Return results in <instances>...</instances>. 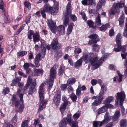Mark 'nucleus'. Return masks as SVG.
<instances>
[{"instance_id": "obj_1", "label": "nucleus", "mask_w": 127, "mask_h": 127, "mask_svg": "<svg viewBox=\"0 0 127 127\" xmlns=\"http://www.w3.org/2000/svg\"><path fill=\"white\" fill-rule=\"evenodd\" d=\"M117 97L115 100V104L116 105H118L119 103V101H120V105L121 108V111L123 115H124L125 112V109L123 107V103L124 99L125 98L126 95L124 91H122L120 93H118L117 94Z\"/></svg>"}, {"instance_id": "obj_2", "label": "nucleus", "mask_w": 127, "mask_h": 127, "mask_svg": "<svg viewBox=\"0 0 127 127\" xmlns=\"http://www.w3.org/2000/svg\"><path fill=\"white\" fill-rule=\"evenodd\" d=\"M58 68L57 65H55L51 68L50 71L49 80L48 82L49 84L48 91H50L52 87L53 84V80L56 77L57 72L56 70Z\"/></svg>"}, {"instance_id": "obj_3", "label": "nucleus", "mask_w": 127, "mask_h": 127, "mask_svg": "<svg viewBox=\"0 0 127 127\" xmlns=\"http://www.w3.org/2000/svg\"><path fill=\"white\" fill-rule=\"evenodd\" d=\"M121 35L120 34H118L116 36V42L117 48H115L114 51L116 52H118L120 51L121 49L123 53H125L126 50V46L125 45L121 46Z\"/></svg>"}, {"instance_id": "obj_4", "label": "nucleus", "mask_w": 127, "mask_h": 127, "mask_svg": "<svg viewBox=\"0 0 127 127\" xmlns=\"http://www.w3.org/2000/svg\"><path fill=\"white\" fill-rule=\"evenodd\" d=\"M71 6V3L68 2L66 5V10L64 13V17H63L64 23L65 26H67L69 22V16L71 12L70 10Z\"/></svg>"}, {"instance_id": "obj_5", "label": "nucleus", "mask_w": 127, "mask_h": 127, "mask_svg": "<svg viewBox=\"0 0 127 127\" xmlns=\"http://www.w3.org/2000/svg\"><path fill=\"white\" fill-rule=\"evenodd\" d=\"M124 6L123 2H120L117 3H115L114 4V7L112 8L109 13L110 14H114L116 13H119L120 12L119 8H122Z\"/></svg>"}, {"instance_id": "obj_6", "label": "nucleus", "mask_w": 127, "mask_h": 127, "mask_svg": "<svg viewBox=\"0 0 127 127\" xmlns=\"http://www.w3.org/2000/svg\"><path fill=\"white\" fill-rule=\"evenodd\" d=\"M105 56L104 55L100 59L98 60L97 57H96L91 61V64L94 67L95 69L98 68L101 65L102 63V61L104 60Z\"/></svg>"}, {"instance_id": "obj_7", "label": "nucleus", "mask_w": 127, "mask_h": 127, "mask_svg": "<svg viewBox=\"0 0 127 127\" xmlns=\"http://www.w3.org/2000/svg\"><path fill=\"white\" fill-rule=\"evenodd\" d=\"M19 89L17 92V94L19 95V96L20 98V101L22 102V103H20L19 107L18 110V112L21 113L23 110L24 108V105L23 104L24 100L23 99V96L24 94L23 93H20Z\"/></svg>"}, {"instance_id": "obj_8", "label": "nucleus", "mask_w": 127, "mask_h": 127, "mask_svg": "<svg viewBox=\"0 0 127 127\" xmlns=\"http://www.w3.org/2000/svg\"><path fill=\"white\" fill-rule=\"evenodd\" d=\"M92 98L94 99H96L92 104V106H96L101 104L103 99V97L98 95L94 96Z\"/></svg>"}, {"instance_id": "obj_9", "label": "nucleus", "mask_w": 127, "mask_h": 127, "mask_svg": "<svg viewBox=\"0 0 127 127\" xmlns=\"http://www.w3.org/2000/svg\"><path fill=\"white\" fill-rule=\"evenodd\" d=\"M31 83L32 85L29 88V90L28 91V94L29 95H32L33 93L35 92L36 89L37 84L36 79H32V81Z\"/></svg>"}, {"instance_id": "obj_10", "label": "nucleus", "mask_w": 127, "mask_h": 127, "mask_svg": "<svg viewBox=\"0 0 127 127\" xmlns=\"http://www.w3.org/2000/svg\"><path fill=\"white\" fill-rule=\"evenodd\" d=\"M98 35L96 34H92L88 36V37L91 39L89 41L88 44L91 45L94 43H96L98 41H99V39L97 38Z\"/></svg>"}, {"instance_id": "obj_11", "label": "nucleus", "mask_w": 127, "mask_h": 127, "mask_svg": "<svg viewBox=\"0 0 127 127\" xmlns=\"http://www.w3.org/2000/svg\"><path fill=\"white\" fill-rule=\"evenodd\" d=\"M61 99V91L58 90L57 93L54 96L53 99V101L56 105L58 106L59 104Z\"/></svg>"}, {"instance_id": "obj_12", "label": "nucleus", "mask_w": 127, "mask_h": 127, "mask_svg": "<svg viewBox=\"0 0 127 127\" xmlns=\"http://www.w3.org/2000/svg\"><path fill=\"white\" fill-rule=\"evenodd\" d=\"M50 7L51 6L48 4H46L44 6L43 10L41 11V12L42 16L44 18H46L45 12L50 13Z\"/></svg>"}, {"instance_id": "obj_13", "label": "nucleus", "mask_w": 127, "mask_h": 127, "mask_svg": "<svg viewBox=\"0 0 127 127\" xmlns=\"http://www.w3.org/2000/svg\"><path fill=\"white\" fill-rule=\"evenodd\" d=\"M111 118V117L110 116L108 112H107L104 115L103 120L101 121V123L103 124V125L109 122Z\"/></svg>"}, {"instance_id": "obj_14", "label": "nucleus", "mask_w": 127, "mask_h": 127, "mask_svg": "<svg viewBox=\"0 0 127 127\" xmlns=\"http://www.w3.org/2000/svg\"><path fill=\"white\" fill-rule=\"evenodd\" d=\"M42 50L41 51L42 53V57H44L45 56V53L46 51V48L48 50L50 49V47L49 45H46L45 43L41 44Z\"/></svg>"}, {"instance_id": "obj_15", "label": "nucleus", "mask_w": 127, "mask_h": 127, "mask_svg": "<svg viewBox=\"0 0 127 127\" xmlns=\"http://www.w3.org/2000/svg\"><path fill=\"white\" fill-rule=\"evenodd\" d=\"M70 104V103L68 101H65L61 105L60 109L61 112L62 113L63 112L64 110L66 109V107L69 105Z\"/></svg>"}, {"instance_id": "obj_16", "label": "nucleus", "mask_w": 127, "mask_h": 127, "mask_svg": "<svg viewBox=\"0 0 127 127\" xmlns=\"http://www.w3.org/2000/svg\"><path fill=\"white\" fill-rule=\"evenodd\" d=\"M81 58H83L86 63H88L89 62L91 61L92 59L90 55L87 53H84Z\"/></svg>"}, {"instance_id": "obj_17", "label": "nucleus", "mask_w": 127, "mask_h": 127, "mask_svg": "<svg viewBox=\"0 0 127 127\" xmlns=\"http://www.w3.org/2000/svg\"><path fill=\"white\" fill-rule=\"evenodd\" d=\"M59 44L58 40L56 38H54L51 44V47L53 49H55L58 48L57 45Z\"/></svg>"}, {"instance_id": "obj_18", "label": "nucleus", "mask_w": 127, "mask_h": 127, "mask_svg": "<svg viewBox=\"0 0 127 127\" xmlns=\"http://www.w3.org/2000/svg\"><path fill=\"white\" fill-rule=\"evenodd\" d=\"M11 100L13 104H15V107H18L20 103L18 99L16 98L15 95H13L12 98L11 99Z\"/></svg>"}, {"instance_id": "obj_19", "label": "nucleus", "mask_w": 127, "mask_h": 127, "mask_svg": "<svg viewBox=\"0 0 127 127\" xmlns=\"http://www.w3.org/2000/svg\"><path fill=\"white\" fill-rule=\"evenodd\" d=\"M107 110V108L105 104L104 105L97 110L96 113L97 114L99 115L102 113L105 112Z\"/></svg>"}, {"instance_id": "obj_20", "label": "nucleus", "mask_w": 127, "mask_h": 127, "mask_svg": "<svg viewBox=\"0 0 127 127\" xmlns=\"http://www.w3.org/2000/svg\"><path fill=\"white\" fill-rule=\"evenodd\" d=\"M32 81V79L31 77L30 76H29L28 78L27 83L23 89L24 91H25L28 88Z\"/></svg>"}, {"instance_id": "obj_21", "label": "nucleus", "mask_w": 127, "mask_h": 127, "mask_svg": "<svg viewBox=\"0 0 127 127\" xmlns=\"http://www.w3.org/2000/svg\"><path fill=\"white\" fill-rule=\"evenodd\" d=\"M40 35L39 32H35V34L34 35V36H33V41L34 42H38L40 40Z\"/></svg>"}, {"instance_id": "obj_22", "label": "nucleus", "mask_w": 127, "mask_h": 127, "mask_svg": "<svg viewBox=\"0 0 127 127\" xmlns=\"http://www.w3.org/2000/svg\"><path fill=\"white\" fill-rule=\"evenodd\" d=\"M39 96L40 101H41L40 103H43L46 100L47 101V103L48 102V100L47 99H44V96L43 94H44V92H38Z\"/></svg>"}, {"instance_id": "obj_23", "label": "nucleus", "mask_w": 127, "mask_h": 127, "mask_svg": "<svg viewBox=\"0 0 127 127\" xmlns=\"http://www.w3.org/2000/svg\"><path fill=\"white\" fill-rule=\"evenodd\" d=\"M66 119L63 118L59 123V127H66L67 125Z\"/></svg>"}, {"instance_id": "obj_24", "label": "nucleus", "mask_w": 127, "mask_h": 127, "mask_svg": "<svg viewBox=\"0 0 127 127\" xmlns=\"http://www.w3.org/2000/svg\"><path fill=\"white\" fill-rule=\"evenodd\" d=\"M101 86L102 91L98 95L103 97L105 93L107 91V88L104 85H102Z\"/></svg>"}, {"instance_id": "obj_25", "label": "nucleus", "mask_w": 127, "mask_h": 127, "mask_svg": "<svg viewBox=\"0 0 127 127\" xmlns=\"http://www.w3.org/2000/svg\"><path fill=\"white\" fill-rule=\"evenodd\" d=\"M35 34V32H34L33 31L30 30L28 31V38L29 39H32L33 36Z\"/></svg>"}, {"instance_id": "obj_26", "label": "nucleus", "mask_w": 127, "mask_h": 127, "mask_svg": "<svg viewBox=\"0 0 127 127\" xmlns=\"http://www.w3.org/2000/svg\"><path fill=\"white\" fill-rule=\"evenodd\" d=\"M100 15V14H99L97 17L96 18L95 25L97 27L100 26L101 24Z\"/></svg>"}, {"instance_id": "obj_27", "label": "nucleus", "mask_w": 127, "mask_h": 127, "mask_svg": "<svg viewBox=\"0 0 127 127\" xmlns=\"http://www.w3.org/2000/svg\"><path fill=\"white\" fill-rule=\"evenodd\" d=\"M73 25V23H70L69 25L67 31L68 35L70 34L71 32Z\"/></svg>"}, {"instance_id": "obj_28", "label": "nucleus", "mask_w": 127, "mask_h": 127, "mask_svg": "<svg viewBox=\"0 0 127 127\" xmlns=\"http://www.w3.org/2000/svg\"><path fill=\"white\" fill-rule=\"evenodd\" d=\"M82 58H81L77 60L75 63L74 67L76 68H78V67L81 66L82 64Z\"/></svg>"}, {"instance_id": "obj_29", "label": "nucleus", "mask_w": 127, "mask_h": 127, "mask_svg": "<svg viewBox=\"0 0 127 127\" xmlns=\"http://www.w3.org/2000/svg\"><path fill=\"white\" fill-rule=\"evenodd\" d=\"M57 7H51L50 13L52 15L56 14L57 12Z\"/></svg>"}, {"instance_id": "obj_30", "label": "nucleus", "mask_w": 127, "mask_h": 127, "mask_svg": "<svg viewBox=\"0 0 127 127\" xmlns=\"http://www.w3.org/2000/svg\"><path fill=\"white\" fill-rule=\"evenodd\" d=\"M101 122L99 121H95L93 122V125L94 127H98V125H99V126L100 127L102 126L103 125V124H101Z\"/></svg>"}, {"instance_id": "obj_31", "label": "nucleus", "mask_w": 127, "mask_h": 127, "mask_svg": "<svg viewBox=\"0 0 127 127\" xmlns=\"http://www.w3.org/2000/svg\"><path fill=\"white\" fill-rule=\"evenodd\" d=\"M65 68V67L63 65L61 66L59 70L58 74L60 76H62L63 74Z\"/></svg>"}, {"instance_id": "obj_32", "label": "nucleus", "mask_w": 127, "mask_h": 127, "mask_svg": "<svg viewBox=\"0 0 127 127\" xmlns=\"http://www.w3.org/2000/svg\"><path fill=\"white\" fill-rule=\"evenodd\" d=\"M110 25L109 23H107L104 25H102L99 29L100 30L102 31H105L106 29L109 27Z\"/></svg>"}, {"instance_id": "obj_33", "label": "nucleus", "mask_w": 127, "mask_h": 127, "mask_svg": "<svg viewBox=\"0 0 127 127\" xmlns=\"http://www.w3.org/2000/svg\"><path fill=\"white\" fill-rule=\"evenodd\" d=\"M75 79L74 78H69L67 81V83L69 85H72L74 83L76 82Z\"/></svg>"}, {"instance_id": "obj_34", "label": "nucleus", "mask_w": 127, "mask_h": 127, "mask_svg": "<svg viewBox=\"0 0 127 127\" xmlns=\"http://www.w3.org/2000/svg\"><path fill=\"white\" fill-rule=\"evenodd\" d=\"M114 98L112 96H110L107 98L104 101V103H109L112 101H114Z\"/></svg>"}, {"instance_id": "obj_35", "label": "nucleus", "mask_w": 127, "mask_h": 127, "mask_svg": "<svg viewBox=\"0 0 127 127\" xmlns=\"http://www.w3.org/2000/svg\"><path fill=\"white\" fill-rule=\"evenodd\" d=\"M57 30L61 33H64L65 31V28L63 26L60 25L58 26L57 28Z\"/></svg>"}, {"instance_id": "obj_36", "label": "nucleus", "mask_w": 127, "mask_h": 127, "mask_svg": "<svg viewBox=\"0 0 127 127\" xmlns=\"http://www.w3.org/2000/svg\"><path fill=\"white\" fill-rule=\"evenodd\" d=\"M43 72V71L42 69H35L34 73V75H37L40 74L42 73Z\"/></svg>"}, {"instance_id": "obj_37", "label": "nucleus", "mask_w": 127, "mask_h": 127, "mask_svg": "<svg viewBox=\"0 0 127 127\" xmlns=\"http://www.w3.org/2000/svg\"><path fill=\"white\" fill-rule=\"evenodd\" d=\"M105 1V0H100L98 3L97 5L96 9L98 10L100 9Z\"/></svg>"}, {"instance_id": "obj_38", "label": "nucleus", "mask_w": 127, "mask_h": 127, "mask_svg": "<svg viewBox=\"0 0 127 127\" xmlns=\"http://www.w3.org/2000/svg\"><path fill=\"white\" fill-rule=\"evenodd\" d=\"M20 79L17 77H15L14 80H12V83L11 84V85L12 86H15L17 84V83L19 82Z\"/></svg>"}, {"instance_id": "obj_39", "label": "nucleus", "mask_w": 127, "mask_h": 127, "mask_svg": "<svg viewBox=\"0 0 127 127\" xmlns=\"http://www.w3.org/2000/svg\"><path fill=\"white\" fill-rule=\"evenodd\" d=\"M87 23L90 27L95 29V26H94V23L93 21L91 20H88L87 21Z\"/></svg>"}, {"instance_id": "obj_40", "label": "nucleus", "mask_w": 127, "mask_h": 127, "mask_svg": "<svg viewBox=\"0 0 127 127\" xmlns=\"http://www.w3.org/2000/svg\"><path fill=\"white\" fill-rule=\"evenodd\" d=\"M30 65V64L29 63H25L23 66V67L26 70L27 73L29 72L30 70V69H29Z\"/></svg>"}, {"instance_id": "obj_41", "label": "nucleus", "mask_w": 127, "mask_h": 127, "mask_svg": "<svg viewBox=\"0 0 127 127\" xmlns=\"http://www.w3.org/2000/svg\"><path fill=\"white\" fill-rule=\"evenodd\" d=\"M127 125V121L125 119H122L120 122L121 127H126Z\"/></svg>"}, {"instance_id": "obj_42", "label": "nucleus", "mask_w": 127, "mask_h": 127, "mask_svg": "<svg viewBox=\"0 0 127 127\" xmlns=\"http://www.w3.org/2000/svg\"><path fill=\"white\" fill-rule=\"evenodd\" d=\"M27 52L26 51H22L18 52L17 53V57H23L27 54Z\"/></svg>"}, {"instance_id": "obj_43", "label": "nucleus", "mask_w": 127, "mask_h": 127, "mask_svg": "<svg viewBox=\"0 0 127 127\" xmlns=\"http://www.w3.org/2000/svg\"><path fill=\"white\" fill-rule=\"evenodd\" d=\"M47 103V101L46 100L43 103H40L39 104V108L38 109L39 111L40 112L42 110L43 108V105L45 104H46Z\"/></svg>"}, {"instance_id": "obj_44", "label": "nucleus", "mask_w": 127, "mask_h": 127, "mask_svg": "<svg viewBox=\"0 0 127 127\" xmlns=\"http://www.w3.org/2000/svg\"><path fill=\"white\" fill-rule=\"evenodd\" d=\"M120 111H116L114 116L113 117V119L114 120H116L117 119L120 117Z\"/></svg>"}, {"instance_id": "obj_45", "label": "nucleus", "mask_w": 127, "mask_h": 127, "mask_svg": "<svg viewBox=\"0 0 127 127\" xmlns=\"http://www.w3.org/2000/svg\"><path fill=\"white\" fill-rule=\"evenodd\" d=\"M4 20L5 22L6 23L10 22V21L7 13L5 12L4 13Z\"/></svg>"}, {"instance_id": "obj_46", "label": "nucleus", "mask_w": 127, "mask_h": 127, "mask_svg": "<svg viewBox=\"0 0 127 127\" xmlns=\"http://www.w3.org/2000/svg\"><path fill=\"white\" fill-rule=\"evenodd\" d=\"M4 3L3 1V0H0V9H1L4 12L5 11L4 7Z\"/></svg>"}, {"instance_id": "obj_47", "label": "nucleus", "mask_w": 127, "mask_h": 127, "mask_svg": "<svg viewBox=\"0 0 127 127\" xmlns=\"http://www.w3.org/2000/svg\"><path fill=\"white\" fill-rule=\"evenodd\" d=\"M124 17L123 15H121L119 19L120 25L121 26H122V25L124 23Z\"/></svg>"}, {"instance_id": "obj_48", "label": "nucleus", "mask_w": 127, "mask_h": 127, "mask_svg": "<svg viewBox=\"0 0 127 127\" xmlns=\"http://www.w3.org/2000/svg\"><path fill=\"white\" fill-rule=\"evenodd\" d=\"M81 85H79L77 89L76 90V95L78 96H79L81 94Z\"/></svg>"}, {"instance_id": "obj_49", "label": "nucleus", "mask_w": 127, "mask_h": 127, "mask_svg": "<svg viewBox=\"0 0 127 127\" xmlns=\"http://www.w3.org/2000/svg\"><path fill=\"white\" fill-rule=\"evenodd\" d=\"M70 97L73 102H75L76 101L77 97L76 96L75 94L73 93L71 94L70 95Z\"/></svg>"}, {"instance_id": "obj_50", "label": "nucleus", "mask_w": 127, "mask_h": 127, "mask_svg": "<svg viewBox=\"0 0 127 127\" xmlns=\"http://www.w3.org/2000/svg\"><path fill=\"white\" fill-rule=\"evenodd\" d=\"M50 28L56 27L55 24L52 20H50L48 23Z\"/></svg>"}, {"instance_id": "obj_51", "label": "nucleus", "mask_w": 127, "mask_h": 127, "mask_svg": "<svg viewBox=\"0 0 127 127\" xmlns=\"http://www.w3.org/2000/svg\"><path fill=\"white\" fill-rule=\"evenodd\" d=\"M66 119V121L67 122L69 123V124L71 125L72 126V123H71L73 122H74V121H71V115L70 114H68L67 115V117L65 118Z\"/></svg>"}, {"instance_id": "obj_52", "label": "nucleus", "mask_w": 127, "mask_h": 127, "mask_svg": "<svg viewBox=\"0 0 127 127\" xmlns=\"http://www.w3.org/2000/svg\"><path fill=\"white\" fill-rule=\"evenodd\" d=\"M42 53L41 54V55L40 53H39L37 54L35 57V60L37 61H40L42 60V58L44 57H42Z\"/></svg>"}, {"instance_id": "obj_53", "label": "nucleus", "mask_w": 127, "mask_h": 127, "mask_svg": "<svg viewBox=\"0 0 127 127\" xmlns=\"http://www.w3.org/2000/svg\"><path fill=\"white\" fill-rule=\"evenodd\" d=\"M25 8H28L29 9H30L31 8V4L28 1H26L24 3Z\"/></svg>"}, {"instance_id": "obj_54", "label": "nucleus", "mask_w": 127, "mask_h": 127, "mask_svg": "<svg viewBox=\"0 0 127 127\" xmlns=\"http://www.w3.org/2000/svg\"><path fill=\"white\" fill-rule=\"evenodd\" d=\"M81 51V49L79 48H76L74 50V53L76 54L80 53Z\"/></svg>"}, {"instance_id": "obj_55", "label": "nucleus", "mask_w": 127, "mask_h": 127, "mask_svg": "<svg viewBox=\"0 0 127 127\" xmlns=\"http://www.w3.org/2000/svg\"><path fill=\"white\" fill-rule=\"evenodd\" d=\"M80 116V114L79 113H76L73 115V118L75 120H76Z\"/></svg>"}, {"instance_id": "obj_56", "label": "nucleus", "mask_w": 127, "mask_h": 127, "mask_svg": "<svg viewBox=\"0 0 127 127\" xmlns=\"http://www.w3.org/2000/svg\"><path fill=\"white\" fill-rule=\"evenodd\" d=\"M62 52L61 51L57 52L55 54V56L56 58H59L62 56Z\"/></svg>"}, {"instance_id": "obj_57", "label": "nucleus", "mask_w": 127, "mask_h": 127, "mask_svg": "<svg viewBox=\"0 0 127 127\" xmlns=\"http://www.w3.org/2000/svg\"><path fill=\"white\" fill-rule=\"evenodd\" d=\"M67 84H62L60 86L61 89L62 90H64L67 88Z\"/></svg>"}, {"instance_id": "obj_58", "label": "nucleus", "mask_w": 127, "mask_h": 127, "mask_svg": "<svg viewBox=\"0 0 127 127\" xmlns=\"http://www.w3.org/2000/svg\"><path fill=\"white\" fill-rule=\"evenodd\" d=\"M80 14L82 15V18L85 21L87 20V18L84 12H80Z\"/></svg>"}, {"instance_id": "obj_59", "label": "nucleus", "mask_w": 127, "mask_h": 127, "mask_svg": "<svg viewBox=\"0 0 127 127\" xmlns=\"http://www.w3.org/2000/svg\"><path fill=\"white\" fill-rule=\"evenodd\" d=\"M70 19L73 21H75L77 20V17L74 14H71L70 15Z\"/></svg>"}, {"instance_id": "obj_60", "label": "nucleus", "mask_w": 127, "mask_h": 127, "mask_svg": "<svg viewBox=\"0 0 127 127\" xmlns=\"http://www.w3.org/2000/svg\"><path fill=\"white\" fill-rule=\"evenodd\" d=\"M117 73L119 77V82H121L122 81V78L123 75H122L119 71H117Z\"/></svg>"}, {"instance_id": "obj_61", "label": "nucleus", "mask_w": 127, "mask_h": 127, "mask_svg": "<svg viewBox=\"0 0 127 127\" xmlns=\"http://www.w3.org/2000/svg\"><path fill=\"white\" fill-rule=\"evenodd\" d=\"M9 92V89L8 88H5L3 89V93L4 95L8 94Z\"/></svg>"}, {"instance_id": "obj_62", "label": "nucleus", "mask_w": 127, "mask_h": 127, "mask_svg": "<svg viewBox=\"0 0 127 127\" xmlns=\"http://www.w3.org/2000/svg\"><path fill=\"white\" fill-rule=\"evenodd\" d=\"M97 10H95V9H90L89 10V13L90 14H95L96 12L98 10L97 9Z\"/></svg>"}, {"instance_id": "obj_63", "label": "nucleus", "mask_w": 127, "mask_h": 127, "mask_svg": "<svg viewBox=\"0 0 127 127\" xmlns=\"http://www.w3.org/2000/svg\"><path fill=\"white\" fill-rule=\"evenodd\" d=\"M105 104L106 107L107 108V109H108V108H114V106L110 104L109 103H106Z\"/></svg>"}, {"instance_id": "obj_64", "label": "nucleus", "mask_w": 127, "mask_h": 127, "mask_svg": "<svg viewBox=\"0 0 127 127\" xmlns=\"http://www.w3.org/2000/svg\"><path fill=\"white\" fill-rule=\"evenodd\" d=\"M91 82L93 86H94L97 83V81L96 80L93 79L91 80Z\"/></svg>"}]
</instances>
